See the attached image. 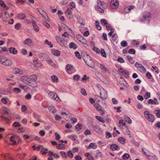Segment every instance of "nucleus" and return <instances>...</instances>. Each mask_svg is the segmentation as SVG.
<instances>
[{
    "label": "nucleus",
    "instance_id": "nucleus-1",
    "mask_svg": "<svg viewBox=\"0 0 160 160\" xmlns=\"http://www.w3.org/2000/svg\"><path fill=\"white\" fill-rule=\"evenodd\" d=\"M20 79L22 81L31 87H35L37 86L36 82L37 78L35 75H32L29 77L26 76H22Z\"/></svg>",
    "mask_w": 160,
    "mask_h": 160
},
{
    "label": "nucleus",
    "instance_id": "nucleus-2",
    "mask_svg": "<svg viewBox=\"0 0 160 160\" xmlns=\"http://www.w3.org/2000/svg\"><path fill=\"white\" fill-rule=\"evenodd\" d=\"M97 5L95 7V9L101 13H103L104 10L107 8V5L106 4L100 0H98L97 1Z\"/></svg>",
    "mask_w": 160,
    "mask_h": 160
},
{
    "label": "nucleus",
    "instance_id": "nucleus-3",
    "mask_svg": "<svg viewBox=\"0 0 160 160\" xmlns=\"http://www.w3.org/2000/svg\"><path fill=\"white\" fill-rule=\"evenodd\" d=\"M144 116L145 118L149 121L152 122L155 120V118L154 116L150 113L148 111H146L144 112Z\"/></svg>",
    "mask_w": 160,
    "mask_h": 160
},
{
    "label": "nucleus",
    "instance_id": "nucleus-4",
    "mask_svg": "<svg viewBox=\"0 0 160 160\" xmlns=\"http://www.w3.org/2000/svg\"><path fill=\"white\" fill-rule=\"evenodd\" d=\"M2 64L5 66H11L12 63L11 60L5 57H4L3 59H2Z\"/></svg>",
    "mask_w": 160,
    "mask_h": 160
},
{
    "label": "nucleus",
    "instance_id": "nucleus-5",
    "mask_svg": "<svg viewBox=\"0 0 160 160\" xmlns=\"http://www.w3.org/2000/svg\"><path fill=\"white\" fill-rule=\"evenodd\" d=\"M11 142L12 144L16 145L18 144L20 141V138L17 136H13L10 138Z\"/></svg>",
    "mask_w": 160,
    "mask_h": 160
},
{
    "label": "nucleus",
    "instance_id": "nucleus-6",
    "mask_svg": "<svg viewBox=\"0 0 160 160\" xmlns=\"http://www.w3.org/2000/svg\"><path fill=\"white\" fill-rule=\"evenodd\" d=\"M119 1L118 0H112L110 3V7L113 9H117L118 7Z\"/></svg>",
    "mask_w": 160,
    "mask_h": 160
},
{
    "label": "nucleus",
    "instance_id": "nucleus-7",
    "mask_svg": "<svg viewBox=\"0 0 160 160\" xmlns=\"http://www.w3.org/2000/svg\"><path fill=\"white\" fill-rule=\"evenodd\" d=\"M48 95L50 98L58 102L61 101L57 94L54 92H50L48 93Z\"/></svg>",
    "mask_w": 160,
    "mask_h": 160
},
{
    "label": "nucleus",
    "instance_id": "nucleus-8",
    "mask_svg": "<svg viewBox=\"0 0 160 160\" xmlns=\"http://www.w3.org/2000/svg\"><path fill=\"white\" fill-rule=\"evenodd\" d=\"M135 66L137 68L138 70L142 72H145L146 71V69L145 68L142 66V65L137 62L135 64Z\"/></svg>",
    "mask_w": 160,
    "mask_h": 160
},
{
    "label": "nucleus",
    "instance_id": "nucleus-9",
    "mask_svg": "<svg viewBox=\"0 0 160 160\" xmlns=\"http://www.w3.org/2000/svg\"><path fill=\"white\" fill-rule=\"evenodd\" d=\"M66 70L68 73L72 74L75 72V70L73 66L71 64H68L66 68Z\"/></svg>",
    "mask_w": 160,
    "mask_h": 160
},
{
    "label": "nucleus",
    "instance_id": "nucleus-10",
    "mask_svg": "<svg viewBox=\"0 0 160 160\" xmlns=\"http://www.w3.org/2000/svg\"><path fill=\"white\" fill-rule=\"evenodd\" d=\"M100 97L102 99H106L108 98L107 93L105 89L101 90Z\"/></svg>",
    "mask_w": 160,
    "mask_h": 160
},
{
    "label": "nucleus",
    "instance_id": "nucleus-11",
    "mask_svg": "<svg viewBox=\"0 0 160 160\" xmlns=\"http://www.w3.org/2000/svg\"><path fill=\"white\" fill-rule=\"evenodd\" d=\"M77 38L79 42L83 44H87V41L83 36L79 35H78L77 36Z\"/></svg>",
    "mask_w": 160,
    "mask_h": 160
},
{
    "label": "nucleus",
    "instance_id": "nucleus-12",
    "mask_svg": "<svg viewBox=\"0 0 160 160\" xmlns=\"http://www.w3.org/2000/svg\"><path fill=\"white\" fill-rule=\"evenodd\" d=\"M1 102L4 104H8L10 105L11 103V102L7 97L3 98L1 100Z\"/></svg>",
    "mask_w": 160,
    "mask_h": 160
},
{
    "label": "nucleus",
    "instance_id": "nucleus-13",
    "mask_svg": "<svg viewBox=\"0 0 160 160\" xmlns=\"http://www.w3.org/2000/svg\"><path fill=\"white\" fill-rule=\"evenodd\" d=\"M56 39L57 41L61 45H64L65 43V40L64 39L60 36H58L56 37Z\"/></svg>",
    "mask_w": 160,
    "mask_h": 160
},
{
    "label": "nucleus",
    "instance_id": "nucleus-14",
    "mask_svg": "<svg viewBox=\"0 0 160 160\" xmlns=\"http://www.w3.org/2000/svg\"><path fill=\"white\" fill-rule=\"evenodd\" d=\"M151 13L149 12H147L144 13L143 15L142 18L140 20L141 22H142L143 20H146L148 18H149L151 17Z\"/></svg>",
    "mask_w": 160,
    "mask_h": 160
},
{
    "label": "nucleus",
    "instance_id": "nucleus-15",
    "mask_svg": "<svg viewBox=\"0 0 160 160\" xmlns=\"http://www.w3.org/2000/svg\"><path fill=\"white\" fill-rule=\"evenodd\" d=\"M1 156L2 158H3L2 160H8L11 157L10 155L8 153L2 154Z\"/></svg>",
    "mask_w": 160,
    "mask_h": 160
},
{
    "label": "nucleus",
    "instance_id": "nucleus-16",
    "mask_svg": "<svg viewBox=\"0 0 160 160\" xmlns=\"http://www.w3.org/2000/svg\"><path fill=\"white\" fill-rule=\"evenodd\" d=\"M119 71L124 77H128V72L127 70L121 68L119 69Z\"/></svg>",
    "mask_w": 160,
    "mask_h": 160
},
{
    "label": "nucleus",
    "instance_id": "nucleus-17",
    "mask_svg": "<svg viewBox=\"0 0 160 160\" xmlns=\"http://www.w3.org/2000/svg\"><path fill=\"white\" fill-rule=\"evenodd\" d=\"M135 8V7L133 5L127 6L124 8V12L126 13H128L131 10Z\"/></svg>",
    "mask_w": 160,
    "mask_h": 160
},
{
    "label": "nucleus",
    "instance_id": "nucleus-18",
    "mask_svg": "<svg viewBox=\"0 0 160 160\" xmlns=\"http://www.w3.org/2000/svg\"><path fill=\"white\" fill-rule=\"evenodd\" d=\"M52 53L55 56H59L60 55V52L58 50H56L55 49H52L51 50Z\"/></svg>",
    "mask_w": 160,
    "mask_h": 160
},
{
    "label": "nucleus",
    "instance_id": "nucleus-19",
    "mask_svg": "<svg viewBox=\"0 0 160 160\" xmlns=\"http://www.w3.org/2000/svg\"><path fill=\"white\" fill-rule=\"evenodd\" d=\"M19 87L23 89L24 91L27 92L30 89V88L27 85H23L21 84H19Z\"/></svg>",
    "mask_w": 160,
    "mask_h": 160
},
{
    "label": "nucleus",
    "instance_id": "nucleus-20",
    "mask_svg": "<svg viewBox=\"0 0 160 160\" xmlns=\"http://www.w3.org/2000/svg\"><path fill=\"white\" fill-rule=\"evenodd\" d=\"M83 59L85 62L87 63V64H89V62L91 61V57L88 54H87L86 56H84Z\"/></svg>",
    "mask_w": 160,
    "mask_h": 160
},
{
    "label": "nucleus",
    "instance_id": "nucleus-21",
    "mask_svg": "<svg viewBox=\"0 0 160 160\" xmlns=\"http://www.w3.org/2000/svg\"><path fill=\"white\" fill-rule=\"evenodd\" d=\"M97 147V144L94 143H91L87 147L88 149H89L91 148L95 149Z\"/></svg>",
    "mask_w": 160,
    "mask_h": 160
},
{
    "label": "nucleus",
    "instance_id": "nucleus-22",
    "mask_svg": "<svg viewBox=\"0 0 160 160\" xmlns=\"http://www.w3.org/2000/svg\"><path fill=\"white\" fill-rule=\"evenodd\" d=\"M84 156L87 158L88 160H94V158L89 152L86 153Z\"/></svg>",
    "mask_w": 160,
    "mask_h": 160
},
{
    "label": "nucleus",
    "instance_id": "nucleus-23",
    "mask_svg": "<svg viewBox=\"0 0 160 160\" xmlns=\"http://www.w3.org/2000/svg\"><path fill=\"white\" fill-rule=\"evenodd\" d=\"M65 148V145L62 143L59 144L56 146V148L58 149H64Z\"/></svg>",
    "mask_w": 160,
    "mask_h": 160
},
{
    "label": "nucleus",
    "instance_id": "nucleus-24",
    "mask_svg": "<svg viewBox=\"0 0 160 160\" xmlns=\"http://www.w3.org/2000/svg\"><path fill=\"white\" fill-rule=\"evenodd\" d=\"M13 72L15 74L19 73L21 75L23 73V72L22 70L19 69L17 68H14L13 70Z\"/></svg>",
    "mask_w": 160,
    "mask_h": 160
},
{
    "label": "nucleus",
    "instance_id": "nucleus-25",
    "mask_svg": "<svg viewBox=\"0 0 160 160\" xmlns=\"http://www.w3.org/2000/svg\"><path fill=\"white\" fill-rule=\"evenodd\" d=\"M51 79L52 81L55 83H57L58 82V77L55 75H53L51 77Z\"/></svg>",
    "mask_w": 160,
    "mask_h": 160
},
{
    "label": "nucleus",
    "instance_id": "nucleus-26",
    "mask_svg": "<svg viewBox=\"0 0 160 160\" xmlns=\"http://www.w3.org/2000/svg\"><path fill=\"white\" fill-rule=\"evenodd\" d=\"M27 154L24 153H18L17 155V156L18 157V158L21 159H23L24 157Z\"/></svg>",
    "mask_w": 160,
    "mask_h": 160
},
{
    "label": "nucleus",
    "instance_id": "nucleus-27",
    "mask_svg": "<svg viewBox=\"0 0 160 160\" xmlns=\"http://www.w3.org/2000/svg\"><path fill=\"white\" fill-rule=\"evenodd\" d=\"M110 148L113 151L117 150L119 149L118 146L116 144L112 145L110 147Z\"/></svg>",
    "mask_w": 160,
    "mask_h": 160
},
{
    "label": "nucleus",
    "instance_id": "nucleus-28",
    "mask_svg": "<svg viewBox=\"0 0 160 160\" xmlns=\"http://www.w3.org/2000/svg\"><path fill=\"white\" fill-rule=\"evenodd\" d=\"M17 17L18 18L20 19H22L25 18L26 16L25 14L24 13H20L18 14Z\"/></svg>",
    "mask_w": 160,
    "mask_h": 160
},
{
    "label": "nucleus",
    "instance_id": "nucleus-29",
    "mask_svg": "<svg viewBox=\"0 0 160 160\" xmlns=\"http://www.w3.org/2000/svg\"><path fill=\"white\" fill-rule=\"evenodd\" d=\"M32 42L30 38H27L23 42V43L25 45H27L29 46Z\"/></svg>",
    "mask_w": 160,
    "mask_h": 160
},
{
    "label": "nucleus",
    "instance_id": "nucleus-30",
    "mask_svg": "<svg viewBox=\"0 0 160 160\" xmlns=\"http://www.w3.org/2000/svg\"><path fill=\"white\" fill-rule=\"evenodd\" d=\"M118 140L119 142L120 143H121L122 144H124L125 143V139L122 137H119L118 138Z\"/></svg>",
    "mask_w": 160,
    "mask_h": 160
},
{
    "label": "nucleus",
    "instance_id": "nucleus-31",
    "mask_svg": "<svg viewBox=\"0 0 160 160\" xmlns=\"http://www.w3.org/2000/svg\"><path fill=\"white\" fill-rule=\"evenodd\" d=\"M143 152L144 154L146 156H147V157L148 158H149V157H151V158H150V159H151L152 160H158V158L156 156H154L151 157V156L147 155L146 153L145 152H144V151H143Z\"/></svg>",
    "mask_w": 160,
    "mask_h": 160
},
{
    "label": "nucleus",
    "instance_id": "nucleus-32",
    "mask_svg": "<svg viewBox=\"0 0 160 160\" xmlns=\"http://www.w3.org/2000/svg\"><path fill=\"white\" fill-rule=\"evenodd\" d=\"M53 153L51 151H49L48 152V155L49 156V157L48 158V160H53L52 156H53Z\"/></svg>",
    "mask_w": 160,
    "mask_h": 160
},
{
    "label": "nucleus",
    "instance_id": "nucleus-33",
    "mask_svg": "<svg viewBox=\"0 0 160 160\" xmlns=\"http://www.w3.org/2000/svg\"><path fill=\"white\" fill-rule=\"evenodd\" d=\"M9 51L11 53L13 54H16L17 53V51L15 48H9Z\"/></svg>",
    "mask_w": 160,
    "mask_h": 160
},
{
    "label": "nucleus",
    "instance_id": "nucleus-34",
    "mask_svg": "<svg viewBox=\"0 0 160 160\" xmlns=\"http://www.w3.org/2000/svg\"><path fill=\"white\" fill-rule=\"evenodd\" d=\"M48 152V149L43 148L41 149V153L42 155H46Z\"/></svg>",
    "mask_w": 160,
    "mask_h": 160
},
{
    "label": "nucleus",
    "instance_id": "nucleus-35",
    "mask_svg": "<svg viewBox=\"0 0 160 160\" xmlns=\"http://www.w3.org/2000/svg\"><path fill=\"white\" fill-rule=\"evenodd\" d=\"M131 43L134 46H138L140 44V42L139 41L132 40V41Z\"/></svg>",
    "mask_w": 160,
    "mask_h": 160
},
{
    "label": "nucleus",
    "instance_id": "nucleus-36",
    "mask_svg": "<svg viewBox=\"0 0 160 160\" xmlns=\"http://www.w3.org/2000/svg\"><path fill=\"white\" fill-rule=\"evenodd\" d=\"M70 48H73L76 49L77 48V45L73 42H71L69 45Z\"/></svg>",
    "mask_w": 160,
    "mask_h": 160
},
{
    "label": "nucleus",
    "instance_id": "nucleus-37",
    "mask_svg": "<svg viewBox=\"0 0 160 160\" xmlns=\"http://www.w3.org/2000/svg\"><path fill=\"white\" fill-rule=\"evenodd\" d=\"M94 107L98 111L102 109V107L98 103H95L94 105Z\"/></svg>",
    "mask_w": 160,
    "mask_h": 160
},
{
    "label": "nucleus",
    "instance_id": "nucleus-38",
    "mask_svg": "<svg viewBox=\"0 0 160 160\" xmlns=\"http://www.w3.org/2000/svg\"><path fill=\"white\" fill-rule=\"evenodd\" d=\"M100 67L103 71L107 72L108 71V70L103 64H100Z\"/></svg>",
    "mask_w": 160,
    "mask_h": 160
},
{
    "label": "nucleus",
    "instance_id": "nucleus-39",
    "mask_svg": "<svg viewBox=\"0 0 160 160\" xmlns=\"http://www.w3.org/2000/svg\"><path fill=\"white\" fill-rule=\"evenodd\" d=\"M130 157V156L129 154L126 153L123 155L122 156V158L124 160H127L129 159Z\"/></svg>",
    "mask_w": 160,
    "mask_h": 160
},
{
    "label": "nucleus",
    "instance_id": "nucleus-40",
    "mask_svg": "<svg viewBox=\"0 0 160 160\" xmlns=\"http://www.w3.org/2000/svg\"><path fill=\"white\" fill-rule=\"evenodd\" d=\"M32 24L34 30L36 32L38 31L39 30V28L36 25V23L34 22H32Z\"/></svg>",
    "mask_w": 160,
    "mask_h": 160
},
{
    "label": "nucleus",
    "instance_id": "nucleus-41",
    "mask_svg": "<svg viewBox=\"0 0 160 160\" xmlns=\"http://www.w3.org/2000/svg\"><path fill=\"white\" fill-rule=\"evenodd\" d=\"M124 119L126 122L128 123L129 124H131L132 123V120L130 118L128 117L125 116H124Z\"/></svg>",
    "mask_w": 160,
    "mask_h": 160
},
{
    "label": "nucleus",
    "instance_id": "nucleus-42",
    "mask_svg": "<svg viewBox=\"0 0 160 160\" xmlns=\"http://www.w3.org/2000/svg\"><path fill=\"white\" fill-rule=\"evenodd\" d=\"M127 59L128 61L129 62H130L131 63L133 64L134 62L133 59V58L130 56H128L127 57Z\"/></svg>",
    "mask_w": 160,
    "mask_h": 160
},
{
    "label": "nucleus",
    "instance_id": "nucleus-43",
    "mask_svg": "<svg viewBox=\"0 0 160 160\" xmlns=\"http://www.w3.org/2000/svg\"><path fill=\"white\" fill-rule=\"evenodd\" d=\"M101 55L104 58H106L107 57L106 53L105 50L103 49H102L100 51Z\"/></svg>",
    "mask_w": 160,
    "mask_h": 160
},
{
    "label": "nucleus",
    "instance_id": "nucleus-44",
    "mask_svg": "<svg viewBox=\"0 0 160 160\" xmlns=\"http://www.w3.org/2000/svg\"><path fill=\"white\" fill-rule=\"evenodd\" d=\"M67 156L70 158H72L73 157V155L71 151H68L67 153Z\"/></svg>",
    "mask_w": 160,
    "mask_h": 160
},
{
    "label": "nucleus",
    "instance_id": "nucleus-45",
    "mask_svg": "<svg viewBox=\"0 0 160 160\" xmlns=\"http://www.w3.org/2000/svg\"><path fill=\"white\" fill-rule=\"evenodd\" d=\"M148 104L151 103L152 104H158V102L157 101L155 102L151 99H149L148 101Z\"/></svg>",
    "mask_w": 160,
    "mask_h": 160
},
{
    "label": "nucleus",
    "instance_id": "nucleus-46",
    "mask_svg": "<svg viewBox=\"0 0 160 160\" xmlns=\"http://www.w3.org/2000/svg\"><path fill=\"white\" fill-rule=\"evenodd\" d=\"M154 113L158 118H160V110H157L154 111Z\"/></svg>",
    "mask_w": 160,
    "mask_h": 160
},
{
    "label": "nucleus",
    "instance_id": "nucleus-47",
    "mask_svg": "<svg viewBox=\"0 0 160 160\" xmlns=\"http://www.w3.org/2000/svg\"><path fill=\"white\" fill-rule=\"evenodd\" d=\"M95 118L98 120L100 122H102V123H104L105 122L104 120L102 118L100 117L96 116L95 117Z\"/></svg>",
    "mask_w": 160,
    "mask_h": 160
},
{
    "label": "nucleus",
    "instance_id": "nucleus-48",
    "mask_svg": "<svg viewBox=\"0 0 160 160\" xmlns=\"http://www.w3.org/2000/svg\"><path fill=\"white\" fill-rule=\"evenodd\" d=\"M42 146H39L37 148H35L34 146H32V148H34V150H36L37 151H39L42 148Z\"/></svg>",
    "mask_w": 160,
    "mask_h": 160
},
{
    "label": "nucleus",
    "instance_id": "nucleus-49",
    "mask_svg": "<svg viewBox=\"0 0 160 160\" xmlns=\"http://www.w3.org/2000/svg\"><path fill=\"white\" fill-rule=\"evenodd\" d=\"M101 24L105 26L108 24V23L107 21L105 19H102L101 20Z\"/></svg>",
    "mask_w": 160,
    "mask_h": 160
},
{
    "label": "nucleus",
    "instance_id": "nucleus-50",
    "mask_svg": "<svg viewBox=\"0 0 160 160\" xmlns=\"http://www.w3.org/2000/svg\"><path fill=\"white\" fill-rule=\"evenodd\" d=\"M95 25L96 28L98 30H101L102 28L101 26L99 25V22L96 21L95 22Z\"/></svg>",
    "mask_w": 160,
    "mask_h": 160
},
{
    "label": "nucleus",
    "instance_id": "nucleus-51",
    "mask_svg": "<svg viewBox=\"0 0 160 160\" xmlns=\"http://www.w3.org/2000/svg\"><path fill=\"white\" fill-rule=\"evenodd\" d=\"M60 153L62 158H66L67 157V153L65 152L61 151Z\"/></svg>",
    "mask_w": 160,
    "mask_h": 160
},
{
    "label": "nucleus",
    "instance_id": "nucleus-52",
    "mask_svg": "<svg viewBox=\"0 0 160 160\" xmlns=\"http://www.w3.org/2000/svg\"><path fill=\"white\" fill-rule=\"evenodd\" d=\"M121 44L122 46L123 47H126L128 45V43L127 42L125 41H122L121 43Z\"/></svg>",
    "mask_w": 160,
    "mask_h": 160
},
{
    "label": "nucleus",
    "instance_id": "nucleus-53",
    "mask_svg": "<svg viewBox=\"0 0 160 160\" xmlns=\"http://www.w3.org/2000/svg\"><path fill=\"white\" fill-rule=\"evenodd\" d=\"M71 9L68 8L66 11L65 12V14L67 15H70L71 13Z\"/></svg>",
    "mask_w": 160,
    "mask_h": 160
},
{
    "label": "nucleus",
    "instance_id": "nucleus-54",
    "mask_svg": "<svg viewBox=\"0 0 160 160\" xmlns=\"http://www.w3.org/2000/svg\"><path fill=\"white\" fill-rule=\"evenodd\" d=\"M2 111L5 114H6L9 113V109L5 107H4L3 108Z\"/></svg>",
    "mask_w": 160,
    "mask_h": 160
},
{
    "label": "nucleus",
    "instance_id": "nucleus-55",
    "mask_svg": "<svg viewBox=\"0 0 160 160\" xmlns=\"http://www.w3.org/2000/svg\"><path fill=\"white\" fill-rule=\"evenodd\" d=\"M93 50L97 53H100V51L99 49L97 47H93Z\"/></svg>",
    "mask_w": 160,
    "mask_h": 160
},
{
    "label": "nucleus",
    "instance_id": "nucleus-56",
    "mask_svg": "<svg viewBox=\"0 0 160 160\" xmlns=\"http://www.w3.org/2000/svg\"><path fill=\"white\" fill-rule=\"evenodd\" d=\"M7 48L6 47H4L3 48H2L0 47V53H2L4 52H7Z\"/></svg>",
    "mask_w": 160,
    "mask_h": 160
},
{
    "label": "nucleus",
    "instance_id": "nucleus-57",
    "mask_svg": "<svg viewBox=\"0 0 160 160\" xmlns=\"http://www.w3.org/2000/svg\"><path fill=\"white\" fill-rule=\"evenodd\" d=\"M79 78L80 76L78 75V74L74 75L73 76V79L76 81L78 80L79 79Z\"/></svg>",
    "mask_w": 160,
    "mask_h": 160
},
{
    "label": "nucleus",
    "instance_id": "nucleus-58",
    "mask_svg": "<svg viewBox=\"0 0 160 160\" xmlns=\"http://www.w3.org/2000/svg\"><path fill=\"white\" fill-rule=\"evenodd\" d=\"M31 97V95L29 93L27 94L25 97V98L27 100L30 99Z\"/></svg>",
    "mask_w": 160,
    "mask_h": 160
},
{
    "label": "nucleus",
    "instance_id": "nucleus-59",
    "mask_svg": "<svg viewBox=\"0 0 160 160\" xmlns=\"http://www.w3.org/2000/svg\"><path fill=\"white\" fill-rule=\"evenodd\" d=\"M45 43L48 44V45H49L51 48H52L53 47V45L52 44L51 42H49L47 39H46L45 40Z\"/></svg>",
    "mask_w": 160,
    "mask_h": 160
},
{
    "label": "nucleus",
    "instance_id": "nucleus-60",
    "mask_svg": "<svg viewBox=\"0 0 160 160\" xmlns=\"http://www.w3.org/2000/svg\"><path fill=\"white\" fill-rule=\"evenodd\" d=\"M150 96V93L148 92L146 93L145 95L144 96V98L145 99H147L149 98Z\"/></svg>",
    "mask_w": 160,
    "mask_h": 160
},
{
    "label": "nucleus",
    "instance_id": "nucleus-61",
    "mask_svg": "<svg viewBox=\"0 0 160 160\" xmlns=\"http://www.w3.org/2000/svg\"><path fill=\"white\" fill-rule=\"evenodd\" d=\"M55 139L57 140H59L60 138V135L57 132H55Z\"/></svg>",
    "mask_w": 160,
    "mask_h": 160
},
{
    "label": "nucleus",
    "instance_id": "nucleus-62",
    "mask_svg": "<svg viewBox=\"0 0 160 160\" xmlns=\"http://www.w3.org/2000/svg\"><path fill=\"white\" fill-rule=\"evenodd\" d=\"M128 53L130 54H135L136 53V51L134 49H131L129 50Z\"/></svg>",
    "mask_w": 160,
    "mask_h": 160
},
{
    "label": "nucleus",
    "instance_id": "nucleus-63",
    "mask_svg": "<svg viewBox=\"0 0 160 160\" xmlns=\"http://www.w3.org/2000/svg\"><path fill=\"white\" fill-rule=\"evenodd\" d=\"M105 26L106 27L107 29L108 30H112V28L111 26L108 23Z\"/></svg>",
    "mask_w": 160,
    "mask_h": 160
},
{
    "label": "nucleus",
    "instance_id": "nucleus-64",
    "mask_svg": "<svg viewBox=\"0 0 160 160\" xmlns=\"http://www.w3.org/2000/svg\"><path fill=\"white\" fill-rule=\"evenodd\" d=\"M75 160H82V158L79 155H76L74 157Z\"/></svg>",
    "mask_w": 160,
    "mask_h": 160
}]
</instances>
